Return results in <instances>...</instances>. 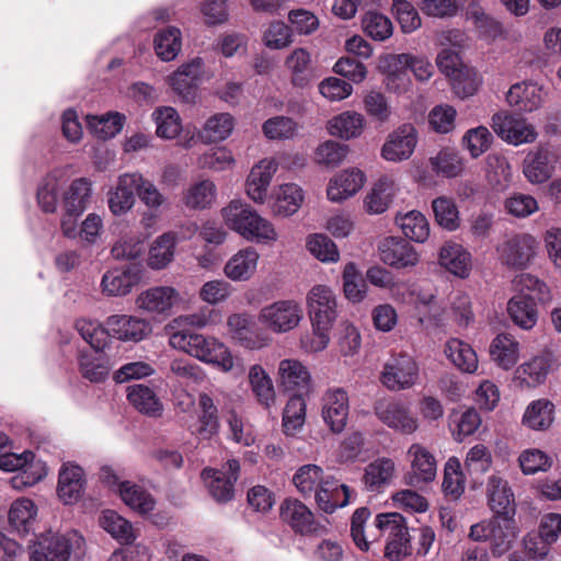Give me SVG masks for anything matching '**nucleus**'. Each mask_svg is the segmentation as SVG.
<instances>
[{"label":"nucleus","mask_w":561,"mask_h":561,"mask_svg":"<svg viewBox=\"0 0 561 561\" xmlns=\"http://www.w3.org/2000/svg\"><path fill=\"white\" fill-rule=\"evenodd\" d=\"M220 213L227 228L248 241L271 243L278 238L273 224L241 199H232Z\"/></svg>","instance_id":"nucleus-1"},{"label":"nucleus","mask_w":561,"mask_h":561,"mask_svg":"<svg viewBox=\"0 0 561 561\" xmlns=\"http://www.w3.org/2000/svg\"><path fill=\"white\" fill-rule=\"evenodd\" d=\"M169 344L202 362L219 366L224 371L233 368V358L228 347L214 336L204 335L188 329H180L169 334Z\"/></svg>","instance_id":"nucleus-2"},{"label":"nucleus","mask_w":561,"mask_h":561,"mask_svg":"<svg viewBox=\"0 0 561 561\" xmlns=\"http://www.w3.org/2000/svg\"><path fill=\"white\" fill-rule=\"evenodd\" d=\"M84 553V539L76 530L43 537L30 556L31 561H69Z\"/></svg>","instance_id":"nucleus-3"},{"label":"nucleus","mask_w":561,"mask_h":561,"mask_svg":"<svg viewBox=\"0 0 561 561\" xmlns=\"http://www.w3.org/2000/svg\"><path fill=\"white\" fill-rule=\"evenodd\" d=\"M470 538L474 541L491 542L493 554L505 553L517 536L514 516H494L489 520H482L471 526Z\"/></svg>","instance_id":"nucleus-4"},{"label":"nucleus","mask_w":561,"mask_h":561,"mask_svg":"<svg viewBox=\"0 0 561 561\" xmlns=\"http://www.w3.org/2000/svg\"><path fill=\"white\" fill-rule=\"evenodd\" d=\"M410 71L417 80L425 81L432 77L433 66L426 58L408 54L388 57V91H405L410 85Z\"/></svg>","instance_id":"nucleus-5"},{"label":"nucleus","mask_w":561,"mask_h":561,"mask_svg":"<svg viewBox=\"0 0 561 561\" xmlns=\"http://www.w3.org/2000/svg\"><path fill=\"white\" fill-rule=\"evenodd\" d=\"M304 310L295 300H279L263 307L259 322L274 333H287L297 328L302 320Z\"/></svg>","instance_id":"nucleus-6"},{"label":"nucleus","mask_w":561,"mask_h":561,"mask_svg":"<svg viewBox=\"0 0 561 561\" xmlns=\"http://www.w3.org/2000/svg\"><path fill=\"white\" fill-rule=\"evenodd\" d=\"M538 251V242L535 237L520 233L514 234L496 247L500 262L508 268H527Z\"/></svg>","instance_id":"nucleus-7"},{"label":"nucleus","mask_w":561,"mask_h":561,"mask_svg":"<svg viewBox=\"0 0 561 561\" xmlns=\"http://www.w3.org/2000/svg\"><path fill=\"white\" fill-rule=\"evenodd\" d=\"M313 328L328 331L337 317V301L333 290L325 285L313 286L307 296Z\"/></svg>","instance_id":"nucleus-8"},{"label":"nucleus","mask_w":561,"mask_h":561,"mask_svg":"<svg viewBox=\"0 0 561 561\" xmlns=\"http://www.w3.org/2000/svg\"><path fill=\"white\" fill-rule=\"evenodd\" d=\"M492 128L501 139L513 146L530 144L537 138V131L530 123L507 112L492 116Z\"/></svg>","instance_id":"nucleus-9"},{"label":"nucleus","mask_w":561,"mask_h":561,"mask_svg":"<svg viewBox=\"0 0 561 561\" xmlns=\"http://www.w3.org/2000/svg\"><path fill=\"white\" fill-rule=\"evenodd\" d=\"M407 457L411 470L404 476L405 484L417 486L421 483L433 482L437 474V461L435 456L423 445L412 444Z\"/></svg>","instance_id":"nucleus-10"},{"label":"nucleus","mask_w":561,"mask_h":561,"mask_svg":"<svg viewBox=\"0 0 561 561\" xmlns=\"http://www.w3.org/2000/svg\"><path fill=\"white\" fill-rule=\"evenodd\" d=\"M556 362L550 353H540L516 367L514 380L520 388L531 389L542 385L554 369Z\"/></svg>","instance_id":"nucleus-11"},{"label":"nucleus","mask_w":561,"mask_h":561,"mask_svg":"<svg viewBox=\"0 0 561 561\" xmlns=\"http://www.w3.org/2000/svg\"><path fill=\"white\" fill-rule=\"evenodd\" d=\"M321 401L324 423L333 433H341L346 426L350 412L347 392L342 388H332L324 392Z\"/></svg>","instance_id":"nucleus-12"},{"label":"nucleus","mask_w":561,"mask_h":561,"mask_svg":"<svg viewBox=\"0 0 561 561\" xmlns=\"http://www.w3.org/2000/svg\"><path fill=\"white\" fill-rule=\"evenodd\" d=\"M279 386L288 392L309 394L312 390L311 375L298 359L286 358L277 369Z\"/></svg>","instance_id":"nucleus-13"},{"label":"nucleus","mask_w":561,"mask_h":561,"mask_svg":"<svg viewBox=\"0 0 561 561\" xmlns=\"http://www.w3.org/2000/svg\"><path fill=\"white\" fill-rule=\"evenodd\" d=\"M240 466L238 460L227 461L224 470L205 469L203 477L208 484L211 496L218 502H227L232 499L233 484L238 479Z\"/></svg>","instance_id":"nucleus-14"},{"label":"nucleus","mask_w":561,"mask_h":561,"mask_svg":"<svg viewBox=\"0 0 561 561\" xmlns=\"http://www.w3.org/2000/svg\"><path fill=\"white\" fill-rule=\"evenodd\" d=\"M419 377V365L407 353L392 356L391 363H388V390L410 389L417 382Z\"/></svg>","instance_id":"nucleus-15"},{"label":"nucleus","mask_w":561,"mask_h":561,"mask_svg":"<svg viewBox=\"0 0 561 561\" xmlns=\"http://www.w3.org/2000/svg\"><path fill=\"white\" fill-rule=\"evenodd\" d=\"M547 96L543 85L533 81L513 84L506 93L507 103L520 112L530 113L541 107Z\"/></svg>","instance_id":"nucleus-16"},{"label":"nucleus","mask_w":561,"mask_h":561,"mask_svg":"<svg viewBox=\"0 0 561 561\" xmlns=\"http://www.w3.org/2000/svg\"><path fill=\"white\" fill-rule=\"evenodd\" d=\"M488 504L495 516H514L515 496L508 482L497 474L489 477L486 482Z\"/></svg>","instance_id":"nucleus-17"},{"label":"nucleus","mask_w":561,"mask_h":561,"mask_svg":"<svg viewBox=\"0 0 561 561\" xmlns=\"http://www.w3.org/2000/svg\"><path fill=\"white\" fill-rule=\"evenodd\" d=\"M105 325L110 335L122 341L139 342L151 332L148 321L127 314L111 316L106 319Z\"/></svg>","instance_id":"nucleus-18"},{"label":"nucleus","mask_w":561,"mask_h":561,"mask_svg":"<svg viewBox=\"0 0 561 561\" xmlns=\"http://www.w3.org/2000/svg\"><path fill=\"white\" fill-rule=\"evenodd\" d=\"M438 263L447 272L460 278L468 277L472 268L470 252L454 241L445 242L440 248Z\"/></svg>","instance_id":"nucleus-19"},{"label":"nucleus","mask_w":561,"mask_h":561,"mask_svg":"<svg viewBox=\"0 0 561 561\" xmlns=\"http://www.w3.org/2000/svg\"><path fill=\"white\" fill-rule=\"evenodd\" d=\"M280 517L295 531L300 534H313L322 529L314 522L312 512L296 499H287L282 503Z\"/></svg>","instance_id":"nucleus-20"},{"label":"nucleus","mask_w":561,"mask_h":561,"mask_svg":"<svg viewBox=\"0 0 561 561\" xmlns=\"http://www.w3.org/2000/svg\"><path fill=\"white\" fill-rule=\"evenodd\" d=\"M351 490L333 478H324L314 491L316 502L324 513H333L337 507L348 504Z\"/></svg>","instance_id":"nucleus-21"},{"label":"nucleus","mask_w":561,"mask_h":561,"mask_svg":"<svg viewBox=\"0 0 561 561\" xmlns=\"http://www.w3.org/2000/svg\"><path fill=\"white\" fill-rule=\"evenodd\" d=\"M140 280L139 268L130 265L126 268L107 271L101 282L103 294L112 297L129 294Z\"/></svg>","instance_id":"nucleus-22"},{"label":"nucleus","mask_w":561,"mask_h":561,"mask_svg":"<svg viewBox=\"0 0 561 561\" xmlns=\"http://www.w3.org/2000/svg\"><path fill=\"white\" fill-rule=\"evenodd\" d=\"M180 300L179 291L170 286L151 287L136 299L138 308L151 313H165Z\"/></svg>","instance_id":"nucleus-23"},{"label":"nucleus","mask_w":561,"mask_h":561,"mask_svg":"<svg viewBox=\"0 0 561 561\" xmlns=\"http://www.w3.org/2000/svg\"><path fill=\"white\" fill-rule=\"evenodd\" d=\"M227 325L231 337L245 348L259 350L267 344L266 339L254 330L252 319L247 313L231 314Z\"/></svg>","instance_id":"nucleus-24"},{"label":"nucleus","mask_w":561,"mask_h":561,"mask_svg":"<svg viewBox=\"0 0 561 561\" xmlns=\"http://www.w3.org/2000/svg\"><path fill=\"white\" fill-rule=\"evenodd\" d=\"M290 83L297 88H306L316 79L310 53L306 48H295L285 59Z\"/></svg>","instance_id":"nucleus-25"},{"label":"nucleus","mask_w":561,"mask_h":561,"mask_svg":"<svg viewBox=\"0 0 561 561\" xmlns=\"http://www.w3.org/2000/svg\"><path fill=\"white\" fill-rule=\"evenodd\" d=\"M365 183V174L358 169H347L333 178L327 190L331 202L340 203L355 195Z\"/></svg>","instance_id":"nucleus-26"},{"label":"nucleus","mask_w":561,"mask_h":561,"mask_svg":"<svg viewBox=\"0 0 561 561\" xmlns=\"http://www.w3.org/2000/svg\"><path fill=\"white\" fill-rule=\"evenodd\" d=\"M388 560L398 561L410 552V536L400 514L388 513Z\"/></svg>","instance_id":"nucleus-27"},{"label":"nucleus","mask_w":561,"mask_h":561,"mask_svg":"<svg viewBox=\"0 0 561 561\" xmlns=\"http://www.w3.org/2000/svg\"><path fill=\"white\" fill-rule=\"evenodd\" d=\"M417 144V135L412 124H403L388 136V161L409 159Z\"/></svg>","instance_id":"nucleus-28"},{"label":"nucleus","mask_w":561,"mask_h":561,"mask_svg":"<svg viewBox=\"0 0 561 561\" xmlns=\"http://www.w3.org/2000/svg\"><path fill=\"white\" fill-rule=\"evenodd\" d=\"M259 257L254 248L241 249L227 261L224 273L233 282L248 280L256 271Z\"/></svg>","instance_id":"nucleus-29"},{"label":"nucleus","mask_w":561,"mask_h":561,"mask_svg":"<svg viewBox=\"0 0 561 561\" xmlns=\"http://www.w3.org/2000/svg\"><path fill=\"white\" fill-rule=\"evenodd\" d=\"M83 470L79 466L64 465L59 471L57 492L65 504L77 502L84 489Z\"/></svg>","instance_id":"nucleus-30"},{"label":"nucleus","mask_w":561,"mask_h":561,"mask_svg":"<svg viewBox=\"0 0 561 561\" xmlns=\"http://www.w3.org/2000/svg\"><path fill=\"white\" fill-rule=\"evenodd\" d=\"M553 171L552 158L547 149L530 151L524 159L523 173L531 184L545 183L552 176Z\"/></svg>","instance_id":"nucleus-31"},{"label":"nucleus","mask_w":561,"mask_h":561,"mask_svg":"<svg viewBox=\"0 0 561 561\" xmlns=\"http://www.w3.org/2000/svg\"><path fill=\"white\" fill-rule=\"evenodd\" d=\"M520 345L507 333L497 334L490 344L491 359L502 369L510 370L519 358Z\"/></svg>","instance_id":"nucleus-32"},{"label":"nucleus","mask_w":561,"mask_h":561,"mask_svg":"<svg viewBox=\"0 0 561 561\" xmlns=\"http://www.w3.org/2000/svg\"><path fill=\"white\" fill-rule=\"evenodd\" d=\"M68 176L66 169H55L41 182L37 190V202L45 213H55L58 204L59 191Z\"/></svg>","instance_id":"nucleus-33"},{"label":"nucleus","mask_w":561,"mask_h":561,"mask_svg":"<svg viewBox=\"0 0 561 561\" xmlns=\"http://www.w3.org/2000/svg\"><path fill=\"white\" fill-rule=\"evenodd\" d=\"M444 354L460 371L474 374L479 366L478 355L472 346L459 339L453 337L445 343Z\"/></svg>","instance_id":"nucleus-34"},{"label":"nucleus","mask_w":561,"mask_h":561,"mask_svg":"<svg viewBox=\"0 0 561 561\" xmlns=\"http://www.w3.org/2000/svg\"><path fill=\"white\" fill-rule=\"evenodd\" d=\"M248 381L256 402L264 409H270L276 402L274 383L267 371L261 365L249 368Z\"/></svg>","instance_id":"nucleus-35"},{"label":"nucleus","mask_w":561,"mask_h":561,"mask_svg":"<svg viewBox=\"0 0 561 561\" xmlns=\"http://www.w3.org/2000/svg\"><path fill=\"white\" fill-rule=\"evenodd\" d=\"M202 73V62L199 58L181 66L169 78L172 89L181 95L185 101H192L195 95L196 81Z\"/></svg>","instance_id":"nucleus-36"},{"label":"nucleus","mask_w":561,"mask_h":561,"mask_svg":"<svg viewBox=\"0 0 561 561\" xmlns=\"http://www.w3.org/2000/svg\"><path fill=\"white\" fill-rule=\"evenodd\" d=\"M507 313L515 325L523 330H531L538 321L536 302L524 295H514L507 301Z\"/></svg>","instance_id":"nucleus-37"},{"label":"nucleus","mask_w":561,"mask_h":561,"mask_svg":"<svg viewBox=\"0 0 561 561\" xmlns=\"http://www.w3.org/2000/svg\"><path fill=\"white\" fill-rule=\"evenodd\" d=\"M553 421L554 404L548 399H538L527 405L522 423L533 431H546Z\"/></svg>","instance_id":"nucleus-38"},{"label":"nucleus","mask_w":561,"mask_h":561,"mask_svg":"<svg viewBox=\"0 0 561 561\" xmlns=\"http://www.w3.org/2000/svg\"><path fill=\"white\" fill-rule=\"evenodd\" d=\"M34 455L31 451H24L21 455L18 454H4L0 456V469L4 471H16L22 470L21 473L12 478V484L14 488L21 485L31 486L35 484L42 476H30L26 467L33 460Z\"/></svg>","instance_id":"nucleus-39"},{"label":"nucleus","mask_w":561,"mask_h":561,"mask_svg":"<svg viewBox=\"0 0 561 561\" xmlns=\"http://www.w3.org/2000/svg\"><path fill=\"white\" fill-rule=\"evenodd\" d=\"M216 184L206 179L190 185L182 195L183 204L190 209L203 210L209 208L216 201Z\"/></svg>","instance_id":"nucleus-40"},{"label":"nucleus","mask_w":561,"mask_h":561,"mask_svg":"<svg viewBox=\"0 0 561 561\" xmlns=\"http://www.w3.org/2000/svg\"><path fill=\"white\" fill-rule=\"evenodd\" d=\"M135 180L133 173H125L118 178L115 190L110 194L108 207L116 215H124L135 204Z\"/></svg>","instance_id":"nucleus-41"},{"label":"nucleus","mask_w":561,"mask_h":561,"mask_svg":"<svg viewBox=\"0 0 561 561\" xmlns=\"http://www.w3.org/2000/svg\"><path fill=\"white\" fill-rule=\"evenodd\" d=\"M513 286L517 291L516 295H524L526 299L536 304H548L552 300L548 285L535 275L522 273L515 276Z\"/></svg>","instance_id":"nucleus-42"},{"label":"nucleus","mask_w":561,"mask_h":561,"mask_svg":"<svg viewBox=\"0 0 561 561\" xmlns=\"http://www.w3.org/2000/svg\"><path fill=\"white\" fill-rule=\"evenodd\" d=\"M302 198V192L297 184L280 185L275 191L272 210L277 216L288 217L299 209Z\"/></svg>","instance_id":"nucleus-43"},{"label":"nucleus","mask_w":561,"mask_h":561,"mask_svg":"<svg viewBox=\"0 0 561 561\" xmlns=\"http://www.w3.org/2000/svg\"><path fill=\"white\" fill-rule=\"evenodd\" d=\"M394 222L407 238L415 242H424L430 236V224L417 210L398 214Z\"/></svg>","instance_id":"nucleus-44"},{"label":"nucleus","mask_w":561,"mask_h":561,"mask_svg":"<svg viewBox=\"0 0 561 561\" xmlns=\"http://www.w3.org/2000/svg\"><path fill=\"white\" fill-rule=\"evenodd\" d=\"M233 127L234 119L229 113H217L205 122L198 137L205 144L222 141L231 135Z\"/></svg>","instance_id":"nucleus-45"},{"label":"nucleus","mask_w":561,"mask_h":561,"mask_svg":"<svg viewBox=\"0 0 561 561\" xmlns=\"http://www.w3.org/2000/svg\"><path fill=\"white\" fill-rule=\"evenodd\" d=\"M175 244L176 238L171 232L158 237L149 249L148 265L152 270L167 267L173 260Z\"/></svg>","instance_id":"nucleus-46"},{"label":"nucleus","mask_w":561,"mask_h":561,"mask_svg":"<svg viewBox=\"0 0 561 561\" xmlns=\"http://www.w3.org/2000/svg\"><path fill=\"white\" fill-rule=\"evenodd\" d=\"M91 198V183L85 178L75 180L64 194V210L82 214Z\"/></svg>","instance_id":"nucleus-47"},{"label":"nucleus","mask_w":561,"mask_h":561,"mask_svg":"<svg viewBox=\"0 0 561 561\" xmlns=\"http://www.w3.org/2000/svg\"><path fill=\"white\" fill-rule=\"evenodd\" d=\"M420 255L415 248L407 240H388V265L394 268H408L415 266Z\"/></svg>","instance_id":"nucleus-48"},{"label":"nucleus","mask_w":561,"mask_h":561,"mask_svg":"<svg viewBox=\"0 0 561 561\" xmlns=\"http://www.w3.org/2000/svg\"><path fill=\"white\" fill-rule=\"evenodd\" d=\"M364 117L356 112H344L329 122V133L343 139H351L362 134Z\"/></svg>","instance_id":"nucleus-49"},{"label":"nucleus","mask_w":561,"mask_h":561,"mask_svg":"<svg viewBox=\"0 0 561 561\" xmlns=\"http://www.w3.org/2000/svg\"><path fill=\"white\" fill-rule=\"evenodd\" d=\"M119 496L126 505L141 515L148 514L156 506L152 495L131 482L119 485Z\"/></svg>","instance_id":"nucleus-50"},{"label":"nucleus","mask_w":561,"mask_h":561,"mask_svg":"<svg viewBox=\"0 0 561 561\" xmlns=\"http://www.w3.org/2000/svg\"><path fill=\"white\" fill-rule=\"evenodd\" d=\"M181 31L174 26L161 30L154 36V51L163 61L173 60L181 51Z\"/></svg>","instance_id":"nucleus-51"},{"label":"nucleus","mask_w":561,"mask_h":561,"mask_svg":"<svg viewBox=\"0 0 561 561\" xmlns=\"http://www.w3.org/2000/svg\"><path fill=\"white\" fill-rule=\"evenodd\" d=\"M129 402L141 413L150 416H157L162 410V405L153 390L144 385H135L128 389Z\"/></svg>","instance_id":"nucleus-52"},{"label":"nucleus","mask_w":561,"mask_h":561,"mask_svg":"<svg viewBox=\"0 0 561 561\" xmlns=\"http://www.w3.org/2000/svg\"><path fill=\"white\" fill-rule=\"evenodd\" d=\"M198 407L201 409V414L198 416L199 426L197 428V434L202 438L207 439L218 431V411L214 400L207 393L199 394Z\"/></svg>","instance_id":"nucleus-53"},{"label":"nucleus","mask_w":561,"mask_h":561,"mask_svg":"<svg viewBox=\"0 0 561 561\" xmlns=\"http://www.w3.org/2000/svg\"><path fill=\"white\" fill-rule=\"evenodd\" d=\"M342 278L345 298L353 304L363 301L367 285L355 263L350 262L344 266Z\"/></svg>","instance_id":"nucleus-54"},{"label":"nucleus","mask_w":561,"mask_h":561,"mask_svg":"<svg viewBox=\"0 0 561 561\" xmlns=\"http://www.w3.org/2000/svg\"><path fill=\"white\" fill-rule=\"evenodd\" d=\"M432 170L445 178H455L463 170V162L459 153L449 148L442 149L430 159Z\"/></svg>","instance_id":"nucleus-55"},{"label":"nucleus","mask_w":561,"mask_h":561,"mask_svg":"<svg viewBox=\"0 0 561 561\" xmlns=\"http://www.w3.org/2000/svg\"><path fill=\"white\" fill-rule=\"evenodd\" d=\"M81 337L96 352L103 351L110 341L107 327L101 325L98 321L80 319L75 324Z\"/></svg>","instance_id":"nucleus-56"},{"label":"nucleus","mask_w":561,"mask_h":561,"mask_svg":"<svg viewBox=\"0 0 561 561\" xmlns=\"http://www.w3.org/2000/svg\"><path fill=\"white\" fill-rule=\"evenodd\" d=\"M449 79L453 91L460 99L472 96L481 84L479 73L468 66H462Z\"/></svg>","instance_id":"nucleus-57"},{"label":"nucleus","mask_w":561,"mask_h":561,"mask_svg":"<svg viewBox=\"0 0 561 561\" xmlns=\"http://www.w3.org/2000/svg\"><path fill=\"white\" fill-rule=\"evenodd\" d=\"M432 209L436 222L448 231H455L459 227V211L455 201L447 196L433 199Z\"/></svg>","instance_id":"nucleus-58"},{"label":"nucleus","mask_w":561,"mask_h":561,"mask_svg":"<svg viewBox=\"0 0 561 561\" xmlns=\"http://www.w3.org/2000/svg\"><path fill=\"white\" fill-rule=\"evenodd\" d=\"M304 396L305 394L294 393L286 403L283 413V427L287 435L294 434L305 423L306 402Z\"/></svg>","instance_id":"nucleus-59"},{"label":"nucleus","mask_w":561,"mask_h":561,"mask_svg":"<svg viewBox=\"0 0 561 561\" xmlns=\"http://www.w3.org/2000/svg\"><path fill=\"white\" fill-rule=\"evenodd\" d=\"M100 524L121 542L129 543L136 538L131 524L114 511L103 512Z\"/></svg>","instance_id":"nucleus-60"},{"label":"nucleus","mask_w":561,"mask_h":561,"mask_svg":"<svg viewBox=\"0 0 561 561\" xmlns=\"http://www.w3.org/2000/svg\"><path fill=\"white\" fill-rule=\"evenodd\" d=\"M486 178L493 187L506 188L512 181V168L507 159L499 154H490L486 159Z\"/></svg>","instance_id":"nucleus-61"},{"label":"nucleus","mask_w":561,"mask_h":561,"mask_svg":"<svg viewBox=\"0 0 561 561\" xmlns=\"http://www.w3.org/2000/svg\"><path fill=\"white\" fill-rule=\"evenodd\" d=\"M308 251L323 263H335L340 260L336 244L323 233H313L307 238Z\"/></svg>","instance_id":"nucleus-62"},{"label":"nucleus","mask_w":561,"mask_h":561,"mask_svg":"<svg viewBox=\"0 0 561 561\" xmlns=\"http://www.w3.org/2000/svg\"><path fill=\"white\" fill-rule=\"evenodd\" d=\"M79 368L82 376L92 382L103 381L110 373L108 360L102 355L90 353L79 355Z\"/></svg>","instance_id":"nucleus-63"},{"label":"nucleus","mask_w":561,"mask_h":561,"mask_svg":"<svg viewBox=\"0 0 561 561\" xmlns=\"http://www.w3.org/2000/svg\"><path fill=\"white\" fill-rule=\"evenodd\" d=\"M157 124V135L161 138L173 139L181 129L182 124L178 112L173 107H160L152 114Z\"/></svg>","instance_id":"nucleus-64"}]
</instances>
